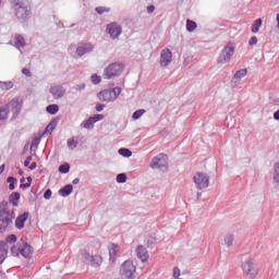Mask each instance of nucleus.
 Here are the masks:
<instances>
[{
  "label": "nucleus",
  "mask_w": 279,
  "mask_h": 279,
  "mask_svg": "<svg viewBox=\"0 0 279 279\" xmlns=\"http://www.w3.org/2000/svg\"><path fill=\"white\" fill-rule=\"evenodd\" d=\"M85 88H86L85 83H81V84H77L76 86H74V90H84Z\"/></svg>",
  "instance_id": "obj_48"
},
{
  "label": "nucleus",
  "mask_w": 279,
  "mask_h": 279,
  "mask_svg": "<svg viewBox=\"0 0 279 279\" xmlns=\"http://www.w3.org/2000/svg\"><path fill=\"white\" fill-rule=\"evenodd\" d=\"M95 50V45L90 43H84L80 44L76 48V54L78 58H82L83 56H86V53H92V51Z\"/></svg>",
  "instance_id": "obj_13"
},
{
  "label": "nucleus",
  "mask_w": 279,
  "mask_h": 279,
  "mask_svg": "<svg viewBox=\"0 0 279 279\" xmlns=\"http://www.w3.org/2000/svg\"><path fill=\"white\" fill-rule=\"evenodd\" d=\"M169 165V157L165 154H159L151 159L150 168L151 169H167Z\"/></svg>",
  "instance_id": "obj_7"
},
{
  "label": "nucleus",
  "mask_w": 279,
  "mask_h": 279,
  "mask_svg": "<svg viewBox=\"0 0 279 279\" xmlns=\"http://www.w3.org/2000/svg\"><path fill=\"white\" fill-rule=\"evenodd\" d=\"M136 267L132 260H125L120 268V276L122 279H134Z\"/></svg>",
  "instance_id": "obj_5"
},
{
  "label": "nucleus",
  "mask_w": 279,
  "mask_h": 279,
  "mask_svg": "<svg viewBox=\"0 0 279 279\" xmlns=\"http://www.w3.org/2000/svg\"><path fill=\"white\" fill-rule=\"evenodd\" d=\"M181 274H180V268L174 267L173 268V278H180Z\"/></svg>",
  "instance_id": "obj_50"
},
{
  "label": "nucleus",
  "mask_w": 279,
  "mask_h": 279,
  "mask_svg": "<svg viewBox=\"0 0 279 279\" xmlns=\"http://www.w3.org/2000/svg\"><path fill=\"white\" fill-rule=\"evenodd\" d=\"M40 145V140L39 138H33L31 143V150L34 149L35 147H38Z\"/></svg>",
  "instance_id": "obj_42"
},
{
  "label": "nucleus",
  "mask_w": 279,
  "mask_h": 279,
  "mask_svg": "<svg viewBox=\"0 0 279 279\" xmlns=\"http://www.w3.org/2000/svg\"><path fill=\"white\" fill-rule=\"evenodd\" d=\"M155 10H156V7H154L153 4L147 7L148 14H154Z\"/></svg>",
  "instance_id": "obj_52"
},
{
  "label": "nucleus",
  "mask_w": 279,
  "mask_h": 279,
  "mask_svg": "<svg viewBox=\"0 0 279 279\" xmlns=\"http://www.w3.org/2000/svg\"><path fill=\"white\" fill-rule=\"evenodd\" d=\"M38 167V165L36 163V161H33L29 166L28 169H31V171H34V169H36Z\"/></svg>",
  "instance_id": "obj_54"
},
{
  "label": "nucleus",
  "mask_w": 279,
  "mask_h": 279,
  "mask_svg": "<svg viewBox=\"0 0 279 279\" xmlns=\"http://www.w3.org/2000/svg\"><path fill=\"white\" fill-rule=\"evenodd\" d=\"M233 56H234V47L226 46L220 52V56L218 58V64H226L230 62Z\"/></svg>",
  "instance_id": "obj_11"
},
{
  "label": "nucleus",
  "mask_w": 279,
  "mask_h": 279,
  "mask_svg": "<svg viewBox=\"0 0 279 279\" xmlns=\"http://www.w3.org/2000/svg\"><path fill=\"white\" fill-rule=\"evenodd\" d=\"M5 106H8L9 112H12V119H16L23 109V105L17 97L11 99L8 104H5Z\"/></svg>",
  "instance_id": "obj_9"
},
{
  "label": "nucleus",
  "mask_w": 279,
  "mask_h": 279,
  "mask_svg": "<svg viewBox=\"0 0 279 279\" xmlns=\"http://www.w3.org/2000/svg\"><path fill=\"white\" fill-rule=\"evenodd\" d=\"M7 243H16V235L15 234H11L9 236H7Z\"/></svg>",
  "instance_id": "obj_45"
},
{
  "label": "nucleus",
  "mask_w": 279,
  "mask_h": 279,
  "mask_svg": "<svg viewBox=\"0 0 279 279\" xmlns=\"http://www.w3.org/2000/svg\"><path fill=\"white\" fill-rule=\"evenodd\" d=\"M92 82L94 83V84H101V77L100 76H98L97 74H93L92 75Z\"/></svg>",
  "instance_id": "obj_43"
},
{
  "label": "nucleus",
  "mask_w": 279,
  "mask_h": 279,
  "mask_svg": "<svg viewBox=\"0 0 279 279\" xmlns=\"http://www.w3.org/2000/svg\"><path fill=\"white\" fill-rule=\"evenodd\" d=\"M13 43H14V47L16 49H19V51H21V53H23V49H25V37H23V35L21 34H15V36L13 37Z\"/></svg>",
  "instance_id": "obj_18"
},
{
  "label": "nucleus",
  "mask_w": 279,
  "mask_h": 279,
  "mask_svg": "<svg viewBox=\"0 0 279 279\" xmlns=\"http://www.w3.org/2000/svg\"><path fill=\"white\" fill-rule=\"evenodd\" d=\"M194 183L199 190L208 189V177L205 173L198 172L194 175Z\"/></svg>",
  "instance_id": "obj_12"
},
{
  "label": "nucleus",
  "mask_w": 279,
  "mask_h": 279,
  "mask_svg": "<svg viewBox=\"0 0 279 279\" xmlns=\"http://www.w3.org/2000/svg\"><path fill=\"white\" fill-rule=\"evenodd\" d=\"M96 111L97 112H102V110H104V108H106V105H104V104H96Z\"/></svg>",
  "instance_id": "obj_49"
},
{
  "label": "nucleus",
  "mask_w": 279,
  "mask_h": 279,
  "mask_svg": "<svg viewBox=\"0 0 279 279\" xmlns=\"http://www.w3.org/2000/svg\"><path fill=\"white\" fill-rule=\"evenodd\" d=\"M10 226H12V217H10V211L7 209H0V232H5Z\"/></svg>",
  "instance_id": "obj_8"
},
{
  "label": "nucleus",
  "mask_w": 279,
  "mask_h": 279,
  "mask_svg": "<svg viewBox=\"0 0 279 279\" xmlns=\"http://www.w3.org/2000/svg\"><path fill=\"white\" fill-rule=\"evenodd\" d=\"M71 193H73V184H68V185L61 187L58 192V194L61 197H69V195H71Z\"/></svg>",
  "instance_id": "obj_22"
},
{
  "label": "nucleus",
  "mask_w": 279,
  "mask_h": 279,
  "mask_svg": "<svg viewBox=\"0 0 279 279\" xmlns=\"http://www.w3.org/2000/svg\"><path fill=\"white\" fill-rule=\"evenodd\" d=\"M95 125V121L93 120L92 117H89L87 120L83 121L81 123V128H84L85 130H90Z\"/></svg>",
  "instance_id": "obj_27"
},
{
  "label": "nucleus",
  "mask_w": 279,
  "mask_h": 279,
  "mask_svg": "<svg viewBox=\"0 0 279 279\" xmlns=\"http://www.w3.org/2000/svg\"><path fill=\"white\" fill-rule=\"evenodd\" d=\"M106 32L110 35L112 40H117V38L123 34V27H121V24L113 22L107 25Z\"/></svg>",
  "instance_id": "obj_10"
},
{
  "label": "nucleus",
  "mask_w": 279,
  "mask_h": 279,
  "mask_svg": "<svg viewBox=\"0 0 279 279\" xmlns=\"http://www.w3.org/2000/svg\"><path fill=\"white\" fill-rule=\"evenodd\" d=\"M250 47H254V45H258V38L256 36H253L248 40Z\"/></svg>",
  "instance_id": "obj_44"
},
{
  "label": "nucleus",
  "mask_w": 279,
  "mask_h": 279,
  "mask_svg": "<svg viewBox=\"0 0 279 279\" xmlns=\"http://www.w3.org/2000/svg\"><path fill=\"white\" fill-rule=\"evenodd\" d=\"M0 88L1 90H10L14 88V83H12V81H8V82L0 81Z\"/></svg>",
  "instance_id": "obj_30"
},
{
  "label": "nucleus",
  "mask_w": 279,
  "mask_h": 279,
  "mask_svg": "<svg viewBox=\"0 0 279 279\" xmlns=\"http://www.w3.org/2000/svg\"><path fill=\"white\" fill-rule=\"evenodd\" d=\"M125 65L121 62H113L109 64L105 70L102 77L104 80H113V77H119L123 73Z\"/></svg>",
  "instance_id": "obj_2"
},
{
  "label": "nucleus",
  "mask_w": 279,
  "mask_h": 279,
  "mask_svg": "<svg viewBox=\"0 0 279 279\" xmlns=\"http://www.w3.org/2000/svg\"><path fill=\"white\" fill-rule=\"evenodd\" d=\"M12 256H21V241L16 243V245L11 246Z\"/></svg>",
  "instance_id": "obj_31"
},
{
  "label": "nucleus",
  "mask_w": 279,
  "mask_h": 279,
  "mask_svg": "<svg viewBox=\"0 0 279 279\" xmlns=\"http://www.w3.org/2000/svg\"><path fill=\"white\" fill-rule=\"evenodd\" d=\"M51 195H53V192H51V189H48L44 193V198L51 199Z\"/></svg>",
  "instance_id": "obj_46"
},
{
  "label": "nucleus",
  "mask_w": 279,
  "mask_h": 279,
  "mask_svg": "<svg viewBox=\"0 0 279 279\" xmlns=\"http://www.w3.org/2000/svg\"><path fill=\"white\" fill-rule=\"evenodd\" d=\"M71 171V166L69 163H63L59 166V173H69Z\"/></svg>",
  "instance_id": "obj_40"
},
{
  "label": "nucleus",
  "mask_w": 279,
  "mask_h": 279,
  "mask_svg": "<svg viewBox=\"0 0 279 279\" xmlns=\"http://www.w3.org/2000/svg\"><path fill=\"white\" fill-rule=\"evenodd\" d=\"M20 182L23 184V182H25V178H22Z\"/></svg>",
  "instance_id": "obj_63"
},
{
  "label": "nucleus",
  "mask_w": 279,
  "mask_h": 279,
  "mask_svg": "<svg viewBox=\"0 0 279 279\" xmlns=\"http://www.w3.org/2000/svg\"><path fill=\"white\" fill-rule=\"evenodd\" d=\"M117 252H119V245L112 243L109 245V257H110V260H113L114 262V258L117 256Z\"/></svg>",
  "instance_id": "obj_24"
},
{
  "label": "nucleus",
  "mask_w": 279,
  "mask_h": 279,
  "mask_svg": "<svg viewBox=\"0 0 279 279\" xmlns=\"http://www.w3.org/2000/svg\"><path fill=\"white\" fill-rule=\"evenodd\" d=\"M118 154L123 156V158L132 157V150H130V148H119Z\"/></svg>",
  "instance_id": "obj_33"
},
{
  "label": "nucleus",
  "mask_w": 279,
  "mask_h": 279,
  "mask_svg": "<svg viewBox=\"0 0 279 279\" xmlns=\"http://www.w3.org/2000/svg\"><path fill=\"white\" fill-rule=\"evenodd\" d=\"M245 75H247V69L236 71L231 81L232 85L239 86V83L241 82V80H243V77H245Z\"/></svg>",
  "instance_id": "obj_20"
},
{
  "label": "nucleus",
  "mask_w": 279,
  "mask_h": 279,
  "mask_svg": "<svg viewBox=\"0 0 279 279\" xmlns=\"http://www.w3.org/2000/svg\"><path fill=\"white\" fill-rule=\"evenodd\" d=\"M29 183H21L20 189H29Z\"/></svg>",
  "instance_id": "obj_55"
},
{
  "label": "nucleus",
  "mask_w": 279,
  "mask_h": 279,
  "mask_svg": "<svg viewBox=\"0 0 279 279\" xmlns=\"http://www.w3.org/2000/svg\"><path fill=\"white\" fill-rule=\"evenodd\" d=\"M137 258L142 260V263H147L149 259V253H147V248L144 245H138L136 248Z\"/></svg>",
  "instance_id": "obj_19"
},
{
  "label": "nucleus",
  "mask_w": 279,
  "mask_h": 279,
  "mask_svg": "<svg viewBox=\"0 0 279 279\" xmlns=\"http://www.w3.org/2000/svg\"><path fill=\"white\" fill-rule=\"evenodd\" d=\"M7 182H8V184H14V182H16V178H14V177H9V178L7 179Z\"/></svg>",
  "instance_id": "obj_53"
},
{
  "label": "nucleus",
  "mask_w": 279,
  "mask_h": 279,
  "mask_svg": "<svg viewBox=\"0 0 279 279\" xmlns=\"http://www.w3.org/2000/svg\"><path fill=\"white\" fill-rule=\"evenodd\" d=\"M119 95H121V87H113L110 89H105L102 92L98 93V99L100 101H106L107 104H110L112 101H117L119 98Z\"/></svg>",
  "instance_id": "obj_4"
},
{
  "label": "nucleus",
  "mask_w": 279,
  "mask_h": 279,
  "mask_svg": "<svg viewBox=\"0 0 279 279\" xmlns=\"http://www.w3.org/2000/svg\"><path fill=\"white\" fill-rule=\"evenodd\" d=\"M274 119L275 121H279V110L275 111Z\"/></svg>",
  "instance_id": "obj_56"
},
{
  "label": "nucleus",
  "mask_w": 279,
  "mask_h": 279,
  "mask_svg": "<svg viewBox=\"0 0 279 279\" xmlns=\"http://www.w3.org/2000/svg\"><path fill=\"white\" fill-rule=\"evenodd\" d=\"M81 256L83 263L88 267H94V269L101 267V264L104 263V257H101V255H92L86 250L82 251Z\"/></svg>",
  "instance_id": "obj_3"
},
{
  "label": "nucleus",
  "mask_w": 279,
  "mask_h": 279,
  "mask_svg": "<svg viewBox=\"0 0 279 279\" xmlns=\"http://www.w3.org/2000/svg\"><path fill=\"white\" fill-rule=\"evenodd\" d=\"M173 60V53L168 48L161 50L160 64L161 66H169Z\"/></svg>",
  "instance_id": "obj_15"
},
{
  "label": "nucleus",
  "mask_w": 279,
  "mask_h": 279,
  "mask_svg": "<svg viewBox=\"0 0 279 279\" xmlns=\"http://www.w3.org/2000/svg\"><path fill=\"white\" fill-rule=\"evenodd\" d=\"M8 243H5L4 241L0 242V265H3V262L5 260V258L8 257Z\"/></svg>",
  "instance_id": "obj_21"
},
{
  "label": "nucleus",
  "mask_w": 279,
  "mask_h": 279,
  "mask_svg": "<svg viewBox=\"0 0 279 279\" xmlns=\"http://www.w3.org/2000/svg\"><path fill=\"white\" fill-rule=\"evenodd\" d=\"M15 16L20 23H25L32 14V9L29 8V2L27 0H20L14 5Z\"/></svg>",
  "instance_id": "obj_1"
},
{
  "label": "nucleus",
  "mask_w": 279,
  "mask_h": 279,
  "mask_svg": "<svg viewBox=\"0 0 279 279\" xmlns=\"http://www.w3.org/2000/svg\"><path fill=\"white\" fill-rule=\"evenodd\" d=\"M116 180L118 184H125L128 182V175L125 173H119Z\"/></svg>",
  "instance_id": "obj_36"
},
{
  "label": "nucleus",
  "mask_w": 279,
  "mask_h": 279,
  "mask_svg": "<svg viewBox=\"0 0 279 279\" xmlns=\"http://www.w3.org/2000/svg\"><path fill=\"white\" fill-rule=\"evenodd\" d=\"M23 170H19V175H23Z\"/></svg>",
  "instance_id": "obj_62"
},
{
  "label": "nucleus",
  "mask_w": 279,
  "mask_h": 279,
  "mask_svg": "<svg viewBox=\"0 0 279 279\" xmlns=\"http://www.w3.org/2000/svg\"><path fill=\"white\" fill-rule=\"evenodd\" d=\"M3 171H5V165L0 166V174L3 173Z\"/></svg>",
  "instance_id": "obj_60"
},
{
  "label": "nucleus",
  "mask_w": 279,
  "mask_h": 279,
  "mask_svg": "<svg viewBox=\"0 0 279 279\" xmlns=\"http://www.w3.org/2000/svg\"><path fill=\"white\" fill-rule=\"evenodd\" d=\"M112 9H110V7H96L95 8V12H97V14H108L111 12Z\"/></svg>",
  "instance_id": "obj_34"
},
{
  "label": "nucleus",
  "mask_w": 279,
  "mask_h": 279,
  "mask_svg": "<svg viewBox=\"0 0 279 279\" xmlns=\"http://www.w3.org/2000/svg\"><path fill=\"white\" fill-rule=\"evenodd\" d=\"M263 25V20L262 19H257L253 25H252V32L253 34H258V32H260V26Z\"/></svg>",
  "instance_id": "obj_29"
},
{
  "label": "nucleus",
  "mask_w": 279,
  "mask_h": 279,
  "mask_svg": "<svg viewBox=\"0 0 279 279\" xmlns=\"http://www.w3.org/2000/svg\"><path fill=\"white\" fill-rule=\"evenodd\" d=\"M197 29V23L193 20H186V31L187 32H195Z\"/></svg>",
  "instance_id": "obj_32"
},
{
  "label": "nucleus",
  "mask_w": 279,
  "mask_h": 279,
  "mask_svg": "<svg viewBox=\"0 0 279 279\" xmlns=\"http://www.w3.org/2000/svg\"><path fill=\"white\" fill-rule=\"evenodd\" d=\"M26 180H27L26 184H29V186H32V181H33L32 177H27Z\"/></svg>",
  "instance_id": "obj_58"
},
{
  "label": "nucleus",
  "mask_w": 279,
  "mask_h": 279,
  "mask_svg": "<svg viewBox=\"0 0 279 279\" xmlns=\"http://www.w3.org/2000/svg\"><path fill=\"white\" fill-rule=\"evenodd\" d=\"M46 111L48 112V114H58V112L60 111V107L56 104L48 105L46 107Z\"/></svg>",
  "instance_id": "obj_28"
},
{
  "label": "nucleus",
  "mask_w": 279,
  "mask_h": 279,
  "mask_svg": "<svg viewBox=\"0 0 279 279\" xmlns=\"http://www.w3.org/2000/svg\"><path fill=\"white\" fill-rule=\"evenodd\" d=\"M274 169V181L276 182V184H279V162L275 163Z\"/></svg>",
  "instance_id": "obj_39"
},
{
  "label": "nucleus",
  "mask_w": 279,
  "mask_h": 279,
  "mask_svg": "<svg viewBox=\"0 0 279 279\" xmlns=\"http://www.w3.org/2000/svg\"><path fill=\"white\" fill-rule=\"evenodd\" d=\"M145 113V109H138L136 111L133 112L132 114V119H134V121H138V119H141V117Z\"/></svg>",
  "instance_id": "obj_38"
},
{
  "label": "nucleus",
  "mask_w": 279,
  "mask_h": 279,
  "mask_svg": "<svg viewBox=\"0 0 279 279\" xmlns=\"http://www.w3.org/2000/svg\"><path fill=\"white\" fill-rule=\"evenodd\" d=\"M72 184H80V179H78V178H75V179L72 181Z\"/></svg>",
  "instance_id": "obj_61"
},
{
  "label": "nucleus",
  "mask_w": 279,
  "mask_h": 279,
  "mask_svg": "<svg viewBox=\"0 0 279 279\" xmlns=\"http://www.w3.org/2000/svg\"><path fill=\"white\" fill-rule=\"evenodd\" d=\"M19 199H21V193L19 192H13L9 196V202L12 204V206H19Z\"/></svg>",
  "instance_id": "obj_23"
},
{
  "label": "nucleus",
  "mask_w": 279,
  "mask_h": 279,
  "mask_svg": "<svg viewBox=\"0 0 279 279\" xmlns=\"http://www.w3.org/2000/svg\"><path fill=\"white\" fill-rule=\"evenodd\" d=\"M14 189H16V187L14 186V183H10V184H9V191H14Z\"/></svg>",
  "instance_id": "obj_59"
},
{
  "label": "nucleus",
  "mask_w": 279,
  "mask_h": 279,
  "mask_svg": "<svg viewBox=\"0 0 279 279\" xmlns=\"http://www.w3.org/2000/svg\"><path fill=\"white\" fill-rule=\"evenodd\" d=\"M27 219H29L28 211L19 215L15 219V228H17V230H23V228H25V221H27Z\"/></svg>",
  "instance_id": "obj_17"
},
{
  "label": "nucleus",
  "mask_w": 279,
  "mask_h": 279,
  "mask_svg": "<svg viewBox=\"0 0 279 279\" xmlns=\"http://www.w3.org/2000/svg\"><path fill=\"white\" fill-rule=\"evenodd\" d=\"M22 73L23 75H26V77H32V71H29L27 68H23Z\"/></svg>",
  "instance_id": "obj_47"
},
{
  "label": "nucleus",
  "mask_w": 279,
  "mask_h": 279,
  "mask_svg": "<svg viewBox=\"0 0 279 279\" xmlns=\"http://www.w3.org/2000/svg\"><path fill=\"white\" fill-rule=\"evenodd\" d=\"M33 250L32 245H29L25 240H20V254L24 258H29L32 256Z\"/></svg>",
  "instance_id": "obj_16"
},
{
  "label": "nucleus",
  "mask_w": 279,
  "mask_h": 279,
  "mask_svg": "<svg viewBox=\"0 0 279 279\" xmlns=\"http://www.w3.org/2000/svg\"><path fill=\"white\" fill-rule=\"evenodd\" d=\"M242 269L244 275L247 276V278L254 279L256 276H258V268L256 267V264L254 263V259H247L242 264Z\"/></svg>",
  "instance_id": "obj_6"
},
{
  "label": "nucleus",
  "mask_w": 279,
  "mask_h": 279,
  "mask_svg": "<svg viewBox=\"0 0 279 279\" xmlns=\"http://www.w3.org/2000/svg\"><path fill=\"white\" fill-rule=\"evenodd\" d=\"M94 123H97V121H104V114L97 113L92 117Z\"/></svg>",
  "instance_id": "obj_41"
},
{
  "label": "nucleus",
  "mask_w": 279,
  "mask_h": 279,
  "mask_svg": "<svg viewBox=\"0 0 279 279\" xmlns=\"http://www.w3.org/2000/svg\"><path fill=\"white\" fill-rule=\"evenodd\" d=\"M31 162H32V156L26 157L24 161V167H29Z\"/></svg>",
  "instance_id": "obj_51"
},
{
  "label": "nucleus",
  "mask_w": 279,
  "mask_h": 279,
  "mask_svg": "<svg viewBox=\"0 0 279 279\" xmlns=\"http://www.w3.org/2000/svg\"><path fill=\"white\" fill-rule=\"evenodd\" d=\"M49 93L52 95L53 99H62L66 94V89L62 85H51Z\"/></svg>",
  "instance_id": "obj_14"
},
{
  "label": "nucleus",
  "mask_w": 279,
  "mask_h": 279,
  "mask_svg": "<svg viewBox=\"0 0 279 279\" xmlns=\"http://www.w3.org/2000/svg\"><path fill=\"white\" fill-rule=\"evenodd\" d=\"M233 243H234V235L227 234L225 236V245H227V247H232Z\"/></svg>",
  "instance_id": "obj_35"
},
{
  "label": "nucleus",
  "mask_w": 279,
  "mask_h": 279,
  "mask_svg": "<svg viewBox=\"0 0 279 279\" xmlns=\"http://www.w3.org/2000/svg\"><path fill=\"white\" fill-rule=\"evenodd\" d=\"M58 125V120L53 119L49 122V124L46 126L44 134H51L56 130V126Z\"/></svg>",
  "instance_id": "obj_25"
},
{
  "label": "nucleus",
  "mask_w": 279,
  "mask_h": 279,
  "mask_svg": "<svg viewBox=\"0 0 279 279\" xmlns=\"http://www.w3.org/2000/svg\"><path fill=\"white\" fill-rule=\"evenodd\" d=\"M9 217H11V223H12L14 217H16V214L14 211L12 213L9 211Z\"/></svg>",
  "instance_id": "obj_57"
},
{
  "label": "nucleus",
  "mask_w": 279,
  "mask_h": 279,
  "mask_svg": "<svg viewBox=\"0 0 279 279\" xmlns=\"http://www.w3.org/2000/svg\"><path fill=\"white\" fill-rule=\"evenodd\" d=\"M77 145H78V143H77V141H75V137L68 140V147H69V149H71V151H73V149H75L77 147Z\"/></svg>",
  "instance_id": "obj_37"
},
{
  "label": "nucleus",
  "mask_w": 279,
  "mask_h": 279,
  "mask_svg": "<svg viewBox=\"0 0 279 279\" xmlns=\"http://www.w3.org/2000/svg\"><path fill=\"white\" fill-rule=\"evenodd\" d=\"M10 114V110L8 109V106L7 105H3L0 107V119L2 121H5L8 120V117Z\"/></svg>",
  "instance_id": "obj_26"
}]
</instances>
